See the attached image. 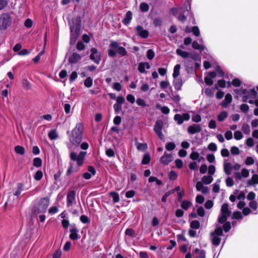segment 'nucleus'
Instances as JSON below:
<instances>
[{"label": "nucleus", "instance_id": "nucleus-1", "mask_svg": "<svg viewBox=\"0 0 258 258\" xmlns=\"http://www.w3.org/2000/svg\"><path fill=\"white\" fill-rule=\"evenodd\" d=\"M83 132V124L82 123H77L69 137L70 142L73 145L76 147L79 146L82 140Z\"/></svg>", "mask_w": 258, "mask_h": 258}, {"label": "nucleus", "instance_id": "nucleus-2", "mask_svg": "<svg viewBox=\"0 0 258 258\" xmlns=\"http://www.w3.org/2000/svg\"><path fill=\"white\" fill-rule=\"evenodd\" d=\"M49 205V199L44 197L38 200L37 205L35 206L32 210L35 215L39 214H44Z\"/></svg>", "mask_w": 258, "mask_h": 258}, {"label": "nucleus", "instance_id": "nucleus-3", "mask_svg": "<svg viewBox=\"0 0 258 258\" xmlns=\"http://www.w3.org/2000/svg\"><path fill=\"white\" fill-rule=\"evenodd\" d=\"M232 214V211L229 208L228 203H224L221 208L220 213L217 218V222L219 223H222L227 220Z\"/></svg>", "mask_w": 258, "mask_h": 258}, {"label": "nucleus", "instance_id": "nucleus-4", "mask_svg": "<svg viewBox=\"0 0 258 258\" xmlns=\"http://www.w3.org/2000/svg\"><path fill=\"white\" fill-rule=\"evenodd\" d=\"M87 152L85 151H81L79 154L75 152H71L70 154V158L72 161L76 162L78 166H82L85 160Z\"/></svg>", "mask_w": 258, "mask_h": 258}, {"label": "nucleus", "instance_id": "nucleus-5", "mask_svg": "<svg viewBox=\"0 0 258 258\" xmlns=\"http://www.w3.org/2000/svg\"><path fill=\"white\" fill-rule=\"evenodd\" d=\"M74 21L75 22V24L70 23L71 39H72L73 37L75 38L76 37L80 30L81 25L80 17H77Z\"/></svg>", "mask_w": 258, "mask_h": 258}, {"label": "nucleus", "instance_id": "nucleus-6", "mask_svg": "<svg viewBox=\"0 0 258 258\" xmlns=\"http://www.w3.org/2000/svg\"><path fill=\"white\" fill-rule=\"evenodd\" d=\"M11 23V18L8 13H3L0 16V30L6 29Z\"/></svg>", "mask_w": 258, "mask_h": 258}, {"label": "nucleus", "instance_id": "nucleus-7", "mask_svg": "<svg viewBox=\"0 0 258 258\" xmlns=\"http://www.w3.org/2000/svg\"><path fill=\"white\" fill-rule=\"evenodd\" d=\"M114 100L116 101L115 104H114V110L116 114H118L122 109V104L125 101V98L121 95L116 97L114 94Z\"/></svg>", "mask_w": 258, "mask_h": 258}, {"label": "nucleus", "instance_id": "nucleus-8", "mask_svg": "<svg viewBox=\"0 0 258 258\" xmlns=\"http://www.w3.org/2000/svg\"><path fill=\"white\" fill-rule=\"evenodd\" d=\"M126 49L123 46H120L117 41H114V57L118 55L120 57H123L127 54Z\"/></svg>", "mask_w": 258, "mask_h": 258}, {"label": "nucleus", "instance_id": "nucleus-9", "mask_svg": "<svg viewBox=\"0 0 258 258\" xmlns=\"http://www.w3.org/2000/svg\"><path fill=\"white\" fill-rule=\"evenodd\" d=\"M136 34L143 39H146L149 36V32L145 29L142 25H137L135 28Z\"/></svg>", "mask_w": 258, "mask_h": 258}, {"label": "nucleus", "instance_id": "nucleus-10", "mask_svg": "<svg viewBox=\"0 0 258 258\" xmlns=\"http://www.w3.org/2000/svg\"><path fill=\"white\" fill-rule=\"evenodd\" d=\"M185 71L188 74H194L196 71L194 68V61L190 59H186L183 61Z\"/></svg>", "mask_w": 258, "mask_h": 258}, {"label": "nucleus", "instance_id": "nucleus-11", "mask_svg": "<svg viewBox=\"0 0 258 258\" xmlns=\"http://www.w3.org/2000/svg\"><path fill=\"white\" fill-rule=\"evenodd\" d=\"M76 191L74 190L70 191L67 197V205L68 207L72 206L76 203Z\"/></svg>", "mask_w": 258, "mask_h": 258}, {"label": "nucleus", "instance_id": "nucleus-12", "mask_svg": "<svg viewBox=\"0 0 258 258\" xmlns=\"http://www.w3.org/2000/svg\"><path fill=\"white\" fill-rule=\"evenodd\" d=\"M70 234L69 238L72 240H76L80 238L81 236L78 233L79 230L75 225H72L70 229Z\"/></svg>", "mask_w": 258, "mask_h": 258}, {"label": "nucleus", "instance_id": "nucleus-13", "mask_svg": "<svg viewBox=\"0 0 258 258\" xmlns=\"http://www.w3.org/2000/svg\"><path fill=\"white\" fill-rule=\"evenodd\" d=\"M202 130V126L200 124H192L187 127V132L190 135H194L200 133Z\"/></svg>", "mask_w": 258, "mask_h": 258}, {"label": "nucleus", "instance_id": "nucleus-14", "mask_svg": "<svg viewBox=\"0 0 258 258\" xmlns=\"http://www.w3.org/2000/svg\"><path fill=\"white\" fill-rule=\"evenodd\" d=\"M91 52L90 59L93 60V61L96 63L99 64L101 60L100 54L95 48H92L91 49Z\"/></svg>", "mask_w": 258, "mask_h": 258}, {"label": "nucleus", "instance_id": "nucleus-15", "mask_svg": "<svg viewBox=\"0 0 258 258\" xmlns=\"http://www.w3.org/2000/svg\"><path fill=\"white\" fill-rule=\"evenodd\" d=\"M172 161V156L171 154H168L166 152L160 158V162L161 164L167 165Z\"/></svg>", "mask_w": 258, "mask_h": 258}, {"label": "nucleus", "instance_id": "nucleus-16", "mask_svg": "<svg viewBox=\"0 0 258 258\" xmlns=\"http://www.w3.org/2000/svg\"><path fill=\"white\" fill-rule=\"evenodd\" d=\"M232 96L231 94L228 93L225 95V98L220 102V105L226 108L228 107V105L232 102Z\"/></svg>", "mask_w": 258, "mask_h": 258}, {"label": "nucleus", "instance_id": "nucleus-17", "mask_svg": "<svg viewBox=\"0 0 258 258\" xmlns=\"http://www.w3.org/2000/svg\"><path fill=\"white\" fill-rule=\"evenodd\" d=\"M184 83V81H183L181 77L177 78L176 79H174L173 85L176 91H179L181 89V87Z\"/></svg>", "mask_w": 258, "mask_h": 258}, {"label": "nucleus", "instance_id": "nucleus-18", "mask_svg": "<svg viewBox=\"0 0 258 258\" xmlns=\"http://www.w3.org/2000/svg\"><path fill=\"white\" fill-rule=\"evenodd\" d=\"M196 189L198 191H201L203 194H207L209 191L208 186H204L200 181H198L196 184Z\"/></svg>", "mask_w": 258, "mask_h": 258}, {"label": "nucleus", "instance_id": "nucleus-19", "mask_svg": "<svg viewBox=\"0 0 258 258\" xmlns=\"http://www.w3.org/2000/svg\"><path fill=\"white\" fill-rule=\"evenodd\" d=\"M133 18V13L131 11H127L123 19L122 20V23L124 25H128L131 23V20Z\"/></svg>", "mask_w": 258, "mask_h": 258}, {"label": "nucleus", "instance_id": "nucleus-20", "mask_svg": "<svg viewBox=\"0 0 258 258\" xmlns=\"http://www.w3.org/2000/svg\"><path fill=\"white\" fill-rule=\"evenodd\" d=\"M191 47L193 49L195 50H198L200 52L204 51L205 49L208 51V49L205 45L199 44L196 40H195L192 42L191 44Z\"/></svg>", "mask_w": 258, "mask_h": 258}, {"label": "nucleus", "instance_id": "nucleus-21", "mask_svg": "<svg viewBox=\"0 0 258 258\" xmlns=\"http://www.w3.org/2000/svg\"><path fill=\"white\" fill-rule=\"evenodd\" d=\"M81 58V56L77 53H73L72 55L69 57V61L71 63H77L79 61Z\"/></svg>", "mask_w": 258, "mask_h": 258}, {"label": "nucleus", "instance_id": "nucleus-22", "mask_svg": "<svg viewBox=\"0 0 258 258\" xmlns=\"http://www.w3.org/2000/svg\"><path fill=\"white\" fill-rule=\"evenodd\" d=\"M223 165L225 173L227 175H230L233 169L231 163L230 162H224Z\"/></svg>", "mask_w": 258, "mask_h": 258}, {"label": "nucleus", "instance_id": "nucleus-23", "mask_svg": "<svg viewBox=\"0 0 258 258\" xmlns=\"http://www.w3.org/2000/svg\"><path fill=\"white\" fill-rule=\"evenodd\" d=\"M163 122L161 119L156 120L154 127V131L155 132L161 131L163 129Z\"/></svg>", "mask_w": 258, "mask_h": 258}, {"label": "nucleus", "instance_id": "nucleus-24", "mask_svg": "<svg viewBox=\"0 0 258 258\" xmlns=\"http://www.w3.org/2000/svg\"><path fill=\"white\" fill-rule=\"evenodd\" d=\"M243 215L239 211L236 210L233 211L231 216V219L233 220H241L243 219Z\"/></svg>", "mask_w": 258, "mask_h": 258}, {"label": "nucleus", "instance_id": "nucleus-25", "mask_svg": "<svg viewBox=\"0 0 258 258\" xmlns=\"http://www.w3.org/2000/svg\"><path fill=\"white\" fill-rule=\"evenodd\" d=\"M176 52L178 55L185 59L188 58L189 56V53L188 51L183 50L180 48H177L176 50Z\"/></svg>", "mask_w": 258, "mask_h": 258}, {"label": "nucleus", "instance_id": "nucleus-26", "mask_svg": "<svg viewBox=\"0 0 258 258\" xmlns=\"http://www.w3.org/2000/svg\"><path fill=\"white\" fill-rule=\"evenodd\" d=\"M223 229L221 226H217L216 229L214 231H212L210 233L211 235H218V236L220 237L224 236L223 234Z\"/></svg>", "mask_w": 258, "mask_h": 258}, {"label": "nucleus", "instance_id": "nucleus-27", "mask_svg": "<svg viewBox=\"0 0 258 258\" xmlns=\"http://www.w3.org/2000/svg\"><path fill=\"white\" fill-rule=\"evenodd\" d=\"M156 108L160 110L161 112L164 114H168L170 112V109L166 106H162L160 104L156 105Z\"/></svg>", "mask_w": 258, "mask_h": 258}, {"label": "nucleus", "instance_id": "nucleus-28", "mask_svg": "<svg viewBox=\"0 0 258 258\" xmlns=\"http://www.w3.org/2000/svg\"><path fill=\"white\" fill-rule=\"evenodd\" d=\"M213 181V176L211 175H204L203 177L202 178V182L203 184H210Z\"/></svg>", "mask_w": 258, "mask_h": 258}, {"label": "nucleus", "instance_id": "nucleus-29", "mask_svg": "<svg viewBox=\"0 0 258 258\" xmlns=\"http://www.w3.org/2000/svg\"><path fill=\"white\" fill-rule=\"evenodd\" d=\"M151 161V156L149 153L147 152L143 155L141 163L142 165H147Z\"/></svg>", "mask_w": 258, "mask_h": 258}, {"label": "nucleus", "instance_id": "nucleus-30", "mask_svg": "<svg viewBox=\"0 0 258 258\" xmlns=\"http://www.w3.org/2000/svg\"><path fill=\"white\" fill-rule=\"evenodd\" d=\"M211 241L213 245L215 246H218L221 241V238L218 235H211Z\"/></svg>", "mask_w": 258, "mask_h": 258}, {"label": "nucleus", "instance_id": "nucleus-31", "mask_svg": "<svg viewBox=\"0 0 258 258\" xmlns=\"http://www.w3.org/2000/svg\"><path fill=\"white\" fill-rule=\"evenodd\" d=\"M228 114L227 111H222L217 116V120L219 122L223 121L227 117Z\"/></svg>", "mask_w": 258, "mask_h": 258}, {"label": "nucleus", "instance_id": "nucleus-32", "mask_svg": "<svg viewBox=\"0 0 258 258\" xmlns=\"http://www.w3.org/2000/svg\"><path fill=\"white\" fill-rule=\"evenodd\" d=\"M180 203H181V208H182V209H183L184 210H187L192 205L191 202L186 200H184L182 202H181Z\"/></svg>", "mask_w": 258, "mask_h": 258}, {"label": "nucleus", "instance_id": "nucleus-33", "mask_svg": "<svg viewBox=\"0 0 258 258\" xmlns=\"http://www.w3.org/2000/svg\"><path fill=\"white\" fill-rule=\"evenodd\" d=\"M180 64H176L174 67L173 72L172 74V77L174 79L177 78L180 75Z\"/></svg>", "mask_w": 258, "mask_h": 258}, {"label": "nucleus", "instance_id": "nucleus-34", "mask_svg": "<svg viewBox=\"0 0 258 258\" xmlns=\"http://www.w3.org/2000/svg\"><path fill=\"white\" fill-rule=\"evenodd\" d=\"M221 224H223V226L222 227V228L225 232L227 233L229 232V230L231 229V225L230 221H228L226 220Z\"/></svg>", "mask_w": 258, "mask_h": 258}, {"label": "nucleus", "instance_id": "nucleus-35", "mask_svg": "<svg viewBox=\"0 0 258 258\" xmlns=\"http://www.w3.org/2000/svg\"><path fill=\"white\" fill-rule=\"evenodd\" d=\"M139 8L141 12L146 13L149 10V5L146 2H142L140 4Z\"/></svg>", "mask_w": 258, "mask_h": 258}, {"label": "nucleus", "instance_id": "nucleus-36", "mask_svg": "<svg viewBox=\"0 0 258 258\" xmlns=\"http://www.w3.org/2000/svg\"><path fill=\"white\" fill-rule=\"evenodd\" d=\"M176 147V145L173 142H168L166 143L165 148L168 151H173Z\"/></svg>", "mask_w": 258, "mask_h": 258}, {"label": "nucleus", "instance_id": "nucleus-37", "mask_svg": "<svg viewBox=\"0 0 258 258\" xmlns=\"http://www.w3.org/2000/svg\"><path fill=\"white\" fill-rule=\"evenodd\" d=\"M48 136L51 140H56L58 137V134L55 130H51L49 132Z\"/></svg>", "mask_w": 258, "mask_h": 258}, {"label": "nucleus", "instance_id": "nucleus-38", "mask_svg": "<svg viewBox=\"0 0 258 258\" xmlns=\"http://www.w3.org/2000/svg\"><path fill=\"white\" fill-rule=\"evenodd\" d=\"M190 227L193 229H198L200 227V223L198 220H192L190 223Z\"/></svg>", "mask_w": 258, "mask_h": 258}, {"label": "nucleus", "instance_id": "nucleus-39", "mask_svg": "<svg viewBox=\"0 0 258 258\" xmlns=\"http://www.w3.org/2000/svg\"><path fill=\"white\" fill-rule=\"evenodd\" d=\"M188 58H191L192 60H194L195 61H199L200 62L201 60L200 55L195 52L189 53V56Z\"/></svg>", "mask_w": 258, "mask_h": 258}, {"label": "nucleus", "instance_id": "nucleus-40", "mask_svg": "<svg viewBox=\"0 0 258 258\" xmlns=\"http://www.w3.org/2000/svg\"><path fill=\"white\" fill-rule=\"evenodd\" d=\"M245 192H247L246 189H245V191L239 190V192L236 195L237 199L239 201L244 200L246 198Z\"/></svg>", "mask_w": 258, "mask_h": 258}, {"label": "nucleus", "instance_id": "nucleus-41", "mask_svg": "<svg viewBox=\"0 0 258 258\" xmlns=\"http://www.w3.org/2000/svg\"><path fill=\"white\" fill-rule=\"evenodd\" d=\"M174 119L179 125L183 123L184 122L182 119V115L180 114H175L174 116Z\"/></svg>", "mask_w": 258, "mask_h": 258}, {"label": "nucleus", "instance_id": "nucleus-42", "mask_svg": "<svg viewBox=\"0 0 258 258\" xmlns=\"http://www.w3.org/2000/svg\"><path fill=\"white\" fill-rule=\"evenodd\" d=\"M163 21L159 17L155 18L153 21V24L155 27H160L162 25Z\"/></svg>", "mask_w": 258, "mask_h": 258}, {"label": "nucleus", "instance_id": "nucleus-43", "mask_svg": "<svg viewBox=\"0 0 258 258\" xmlns=\"http://www.w3.org/2000/svg\"><path fill=\"white\" fill-rule=\"evenodd\" d=\"M215 70L216 72L217 75L220 77H223L225 76V73L221 69V67L217 65L215 68Z\"/></svg>", "mask_w": 258, "mask_h": 258}, {"label": "nucleus", "instance_id": "nucleus-44", "mask_svg": "<svg viewBox=\"0 0 258 258\" xmlns=\"http://www.w3.org/2000/svg\"><path fill=\"white\" fill-rule=\"evenodd\" d=\"M148 148V145L147 143H138L137 144V148L138 150L140 151H145Z\"/></svg>", "mask_w": 258, "mask_h": 258}, {"label": "nucleus", "instance_id": "nucleus-45", "mask_svg": "<svg viewBox=\"0 0 258 258\" xmlns=\"http://www.w3.org/2000/svg\"><path fill=\"white\" fill-rule=\"evenodd\" d=\"M193 149L194 148H192V152L189 155V158L193 161H196L199 158L200 153L197 151H194Z\"/></svg>", "mask_w": 258, "mask_h": 258}, {"label": "nucleus", "instance_id": "nucleus-46", "mask_svg": "<svg viewBox=\"0 0 258 258\" xmlns=\"http://www.w3.org/2000/svg\"><path fill=\"white\" fill-rule=\"evenodd\" d=\"M178 174L174 170H171L168 173V178L171 180H174L177 179Z\"/></svg>", "mask_w": 258, "mask_h": 258}, {"label": "nucleus", "instance_id": "nucleus-47", "mask_svg": "<svg viewBox=\"0 0 258 258\" xmlns=\"http://www.w3.org/2000/svg\"><path fill=\"white\" fill-rule=\"evenodd\" d=\"M241 130L245 135L249 134L250 132V126L248 124L244 123L242 125Z\"/></svg>", "mask_w": 258, "mask_h": 258}, {"label": "nucleus", "instance_id": "nucleus-48", "mask_svg": "<svg viewBox=\"0 0 258 258\" xmlns=\"http://www.w3.org/2000/svg\"><path fill=\"white\" fill-rule=\"evenodd\" d=\"M146 56L149 60H152L155 57V52L152 49H149L146 52Z\"/></svg>", "mask_w": 258, "mask_h": 258}, {"label": "nucleus", "instance_id": "nucleus-49", "mask_svg": "<svg viewBox=\"0 0 258 258\" xmlns=\"http://www.w3.org/2000/svg\"><path fill=\"white\" fill-rule=\"evenodd\" d=\"M191 32H192L196 37L200 36V31L198 26H192L191 27Z\"/></svg>", "mask_w": 258, "mask_h": 258}, {"label": "nucleus", "instance_id": "nucleus-50", "mask_svg": "<svg viewBox=\"0 0 258 258\" xmlns=\"http://www.w3.org/2000/svg\"><path fill=\"white\" fill-rule=\"evenodd\" d=\"M208 175L213 176L216 171V167L215 165L211 164L208 167Z\"/></svg>", "mask_w": 258, "mask_h": 258}, {"label": "nucleus", "instance_id": "nucleus-51", "mask_svg": "<svg viewBox=\"0 0 258 258\" xmlns=\"http://www.w3.org/2000/svg\"><path fill=\"white\" fill-rule=\"evenodd\" d=\"M15 151L18 154L23 155L25 153V149L21 146H16L15 147Z\"/></svg>", "mask_w": 258, "mask_h": 258}, {"label": "nucleus", "instance_id": "nucleus-52", "mask_svg": "<svg viewBox=\"0 0 258 258\" xmlns=\"http://www.w3.org/2000/svg\"><path fill=\"white\" fill-rule=\"evenodd\" d=\"M239 192L238 189H235L232 194H231L229 197V200L232 203H234L236 201L237 199L236 195Z\"/></svg>", "mask_w": 258, "mask_h": 258}, {"label": "nucleus", "instance_id": "nucleus-53", "mask_svg": "<svg viewBox=\"0 0 258 258\" xmlns=\"http://www.w3.org/2000/svg\"><path fill=\"white\" fill-rule=\"evenodd\" d=\"M137 104L141 107H145L147 106L146 101L141 98H138L136 100Z\"/></svg>", "mask_w": 258, "mask_h": 258}, {"label": "nucleus", "instance_id": "nucleus-54", "mask_svg": "<svg viewBox=\"0 0 258 258\" xmlns=\"http://www.w3.org/2000/svg\"><path fill=\"white\" fill-rule=\"evenodd\" d=\"M233 91L236 94L242 97L244 94V92H246V89L242 87L239 89H235Z\"/></svg>", "mask_w": 258, "mask_h": 258}, {"label": "nucleus", "instance_id": "nucleus-55", "mask_svg": "<svg viewBox=\"0 0 258 258\" xmlns=\"http://www.w3.org/2000/svg\"><path fill=\"white\" fill-rule=\"evenodd\" d=\"M239 108L242 112L246 113L249 109V107L247 104L242 103L240 105Z\"/></svg>", "mask_w": 258, "mask_h": 258}, {"label": "nucleus", "instance_id": "nucleus-56", "mask_svg": "<svg viewBox=\"0 0 258 258\" xmlns=\"http://www.w3.org/2000/svg\"><path fill=\"white\" fill-rule=\"evenodd\" d=\"M243 136L240 131H236L234 133V138L236 140H240L243 138Z\"/></svg>", "mask_w": 258, "mask_h": 258}, {"label": "nucleus", "instance_id": "nucleus-57", "mask_svg": "<svg viewBox=\"0 0 258 258\" xmlns=\"http://www.w3.org/2000/svg\"><path fill=\"white\" fill-rule=\"evenodd\" d=\"M225 182H226V185L228 187H231L234 184V182L233 178L232 177H230V176H228L226 178Z\"/></svg>", "mask_w": 258, "mask_h": 258}, {"label": "nucleus", "instance_id": "nucleus-58", "mask_svg": "<svg viewBox=\"0 0 258 258\" xmlns=\"http://www.w3.org/2000/svg\"><path fill=\"white\" fill-rule=\"evenodd\" d=\"M214 206V202L211 200H208L206 201L204 206L206 209L209 210Z\"/></svg>", "mask_w": 258, "mask_h": 258}, {"label": "nucleus", "instance_id": "nucleus-59", "mask_svg": "<svg viewBox=\"0 0 258 258\" xmlns=\"http://www.w3.org/2000/svg\"><path fill=\"white\" fill-rule=\"evenodd\" d=\"M244 163L246 165H251L254 163V158L252 157L248 156L246 158Z\"/></svg>", "mask_w": 258, "mask_h": 258}, {"label": "nucleus", "instance_id": "nucleus-60", "mask_svg": "<svg viewBox=\"0 0 258 258\" xmlns=\"http://www.w3.org/2000/svg\"><path fill=\"white\" fill-rule=\"evenodd\" d=\"M249 96L251 99H256L257 98V91L255 90L254 88H251L249 89Z\"/></svg>", "mask_w": 258, "mask_h": 258}, {"label": "nucleus", "instance_id": "nucleus-61", "mask_svg": "<svg viewBox=\"0 0 258 258\" xmlns=\"http://www.w3.org/2000/svg\"><path fill=\"white\" fill-rule=\"evenodd\" d=\"M198 208H197V214L198 215L200 216V217H204L205 216V211L203 208V206H198Z\"/></svg>", "mask_w": 258, "mask_h": 258}, {"label": "nucleus", "instance_id": "nucleus-62", "mask_svg": "<svg viewBox=\"0 0 258 258\" xmlns=\"http://www.w3.org/2000/svg\"><path fill=\"white\" fill-rule=\"evenodd\" d=\"M206 158L207 161L210 163H213L215 162V157L214 154L213 153L207 154Z\"/></svg>", "mask_w": 258, "mask_h": 258}, {"label": "nucleus", "instance_id": "nucleus-63", "mask_svg": "<svg viewBox=\"0 0 258 258\" xmlns=\"http://www.w3.org/2000/svg\"><path fill=\"white\" fill-rule=\"evenodd\" d=\"M174 163L175 164L176 167L178 169H180L183 167V161L180 159H176L174 161Z\"/></svg>", "mask_w": 258, "mask_h": 258}, {"label": "nucleus", "instance_id": "nucleus-64", "mask_svg": "<svg viewBox=\"0 0 258 258\" xmlns=\"http://www.w3.org/2000/svg\"><path fill=\"white\" fill-rule=\"evenodd\" d=\"M42 165V160L40 158L37 157L33 159V165L36 167H39Z\"/></svg>", "mask_w": 258, "mask_h": 258}]
</instances>
